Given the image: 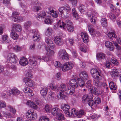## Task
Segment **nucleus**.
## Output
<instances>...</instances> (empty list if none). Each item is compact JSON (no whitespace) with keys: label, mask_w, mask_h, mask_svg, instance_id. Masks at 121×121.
I'll return each mask as SVG.
<instances>
[{"label":"nucleus","mask_w":121,"mask_h":121,"mask_svg":"<svg viewBox=\"0 0 121 121\" xmlns=\"http://www.w3.org/2000/svg\"><path fill=\"white\" fill-rule=\"evenodd\" d=\"M90 72L92 77L94 78L93 81L94 85L98 88L101 87L102 82L98 80L101 77V71L99 69L95 68H92Z\"/></svg>","instance_id":"obj_1"},{"label":"nucleus","mask_w":121,"mask_h":121,"mask_svg":"<svg viewBox=\"0 0 121 121\" xmlns=\"http://www.w3.org/2000/svg\"><path fill=\"white\" fill-rule=\"evenodd\" d=\"M71 9L68 4L65 6L60 7L58 10L59 14L61 17L65 18L68 17L70 15Z\"/></svg>","instance_id":"obj_2"},{"label":"nucleus","mask_w":121,"mask_h":121,"mask_svg":"<svg viewBox=\"0 0 121 121\" xmlns=\"http://www.w3.org/2000/svg\"><path fill=\"white\" fill-rule=\"evenodd\" d=\"M58 55L59 58L64 61L68 60L69 59L68 54L64 49H60L58 52Z\"/></svg>","instance_id":"obj_3"},{"label":"nucleus","mask_w":121,"mask_h":121,"mask_svg":"<svg viewBox=\"0 0 121 121\" xmlns=\"http://www.w3.org/2000/svg\"><path fill=\"white\" fill-rule=\"evenodd\" d=\"M69 86L68 85H66L64 84H62L60 85V92L59 95L60 98L63 99L65 97L67 88H68V86Z\"/></svg>","instance_id":"obj_4"},{"label":"nucleus","mask_w":121,"mask_h":121,"mask_svg":"<svg viewBox=\"0 0 121 121\" xmlns=\"http://www.w3.org/2000/svg\"><path fill=\"white\" fill-rule=\"evenodd\" d=\"M18 60L16 56L13 53L9 54L7 57V61L9 63H16L17 62Z\"/></svg>","instance_id":"obj_5"},{"label":"nucleus","mask_w":121,"mask_h":121,"mask_svg":"<svg viewBox=\"0 0 121 121\" xmlns=\"http://www.w3.org/2000/svg\"><path fill=\"white\" fill-rule=\"evenodd\" d=\"M26 115L29 118H32L33 119H36L37 115L36 112L33 110L30 109L26 112Z\"/></svg>","instance_id":"obj_6"},{"label":"nucleus","mask_w":121,"mask_h":121,"mask_svg":"<svg viewBox=\"0 0 121 121\" xmlns=\"http://www.w3.org/2000/svg\"><path fill=\"white\" fill-rule=\"evenodd\" d=\"M98 15L97 13L95 11L93 12L92 14H89L88 13L87 14L88 18L90 20L91 23L94 24H95L96 23V18L94 16H96Z\"/></svg>","instance_id":"obj_7"},{"label":"nucleus","mask_w":121,"mask_h":121,"mask_svg":"<svg viewBox=\"0 0 121 121\" xmlns=\"http://www.w3.org/2000/svg\"><path fill=\"white\" fill-rule=\"evenodd\" d=\"M73 66V65L70 62L64 64L61 66L62 70L65 72L71 69Z\"/></svg>","instance_id":"obj_8"},{"label":"nucleus","mask_w":121,"mask_h":121,"mask_svg":"<svg viewBox=\"0 0 121 121\" xmlns=\"http://www.w3.org/2000/svg\"><path fill=\"white\" fill-rule=\"evenodd\" d=\"M19 14L17 12H14L12 15V17H13V19L15 22H19L23 21V18L21 16H19Z\"/></svg>","instance_id":"obj_9"},{"label":"nucleus","mask_w":121,"mask_h":121,"mask_svg":"<svg viewBox=\"0 0 121 121\" xmlns=\"http://www.w3.org/2000/svg\"><path fill=\"white\" fill-rule=\"evenodd\" d=\"M32 33L33 35V39L34 41H39L40 39L39 33L37 30H32Z\"/></svg>","instance_id":"obj_10"},{"label":"nucleus","mask_w":121,"mask_h":121,"mask_svg":"<svg viewBox=\"0 0 121 121\" xmlns=\"http://www.w3.org/2000/svg\"><path fill=\"white\" fill-rule=\"evenodd\" d=\"M96 56L97 59L100 62L104 61L106 59L105 55L103 53H98L97 54Z\"/></svg>","instance_id":"obj_11"},{"label":"nucleus","mask_w":121,"mask_h":121,"mask_svg":"<svg viewBox=\"0 0 121 121\" xmlns=\"http://www.w3.org/2000/svg\"><path fill=\"white\" fill-rule=\"evenodd\" d=\"M80 78L81 79L87 80L88 78V76L87 72L85 71H82L79 74Z\"/></svg>","instance_id":"obj_12"},{"label":"nucleus","mask_w":121,"mask_h":121,"mask_svg":"<svg viewBox=\"0 0 121 121\" xmlns=\"http://www.w3.org/2000/svg\"><path fill=\"white\" fill-rule=\"evenodd\" d=\"M69 84L72 87L74 88H77L78 86V84L76 80L73 79L70 80L69 82Z\"/></svg>","instance_id":"obj_13"},{"label":"nucleus","mask_w":121,"mask_h":121,"mask_svg":"<svg viewBox=\"0 0 121 121\" xmlns=\"http://www.w3.org/2000/svg\"><path fill=\"white\" fill-rule=\"evenodd\" d=\"M54 41L57 45H62L63 43L62 39L59 36L55 37L54 38Z\"/></svg>","instance_id":"obj_14"},{"label":"nucleus","mask_w":121,"mask_h":121,"mask_svg":"<svg viewBox=\"0 0 121 121\" xmlns=\"http://www.w3.org/2000/svg\"><path fill=\"white\" fill-rule=\"evenodd\" d=\"M61 108L63 111H65V113L68 115L69 114V110L70 108V106L67 104L62 105L61 106Z\"/></svg>","instance_id":"obj_15"},{"label":"nucleus","mask_w":121,"mask_h":121,"mask_svg":"<svg viewBox=\"0 0 121 121\" xmlns=\"http://www.w3.org/2000/svg\"><path fill=\"white\" fill-rule=\"evenodd\" d=\"M46 13L45 11H42L40 12L38 14L37 16V19L39 21H40L44 17H46L47 15L46 14Z\"/></svg>","instance_id":"obj_16"},{"label":"nucleus","mask_w":121,"mask_h":121,"mask_svg":"<svg viewBox=\"0 0 121 121\" xmlns=\"http://www.w3.org/2000/svg\"><path fill=\"white\" fill-rule=\"evenodd\" d=\"M25 83L26 86L29 87H32L34 84V82L28 78H26L25 79Z\"/></svg>","instance_id":"obj_17"},{"label":"nucleus","mask_w":121,"mask_h":121,"mask_svg":"<svg viewBox=\"0 0 121 121\" xmlns=\"http://www.w3.org/2000/svg\"><path fill=\"white\" fill-rule=\"evenodd\" d=\"M75 89L74 87H72L69 85L68 86V88H67L66 94H68L71 95L75 92Z\"/></svg>","instance_id":"obj_18"},{"label":"nucleus","mask_w":121,"mask_h":121,"mask_svg":"<svg viewBox=\"0 0 121 121\" xmlns=\"http://www.w3.org/2000/svg\"><path fill=\"white\" fill-rule=\"evenodd\" d=\"M48 10L50 12V17L51 16L55 18H56L58 17V14L55 11L53 10L52 8H49Z\"/></svg>","instance_id":"obj_19"},{"label":"nucleus","mask_w":121,"mask_h":121,"mask_svg":"<svg viewBox=\"0 0 121 121\" xmlns=\"http://www.w3.org/2000/svg\"><path fill=\"white\" fill-rule=\"evenodd\" d=\"M105 44L106 47L110 51H112L114 49V47L112 43L109 41L105 42Z\"/></svg>","instance_id":"obj_20"},{"label":"nucleus","mask_w":121,"mask_h":121,"mask_svg":"<svg viewBox=\"0 0 121 121\" xmlns=\"http://www.w3.org/2000/svg\"><path fill=\"white\" fill-rule=\"evenodd\" d=\"M45 40L48 46L51 48H53L54 45L53 43V42L48 37H46L45 38Z\"/></svg>","instance_id":"obj_21"},{"label":"nucleus","mask_w":121,"mask_h":121,"mask_svg":"<svg viewBox=\"0 0 121 121\" xmlns=\"http://www.w3.org/2000/svg\"><path fill=\"white\" fill-rule=\"evenodd\" d=\"M81 36L84 43H87L88 40V36L86 33L82 32Z\"/></svg>","instance_id":"obj_22"},{"label":"nucleus","mask_w":121,"mask_h":121,"mask_svg":"<svg viewBox=\"0 0 121 121\" xmlns=\"http://www.w3.org/2000/svg\"><path fill=\"white\" fill-rule=\"evenodd\" d=\"M52 114L54 116H56L60 113L59 109L57 107H55L52 109L51 111Z\"/></svg>","instance_id":"obj_23"},{"label":"nucleus","mask_w":121,"mask_h":121,"mask_svg":"<svg viewBox=\"0 0 121 121\" xmlns=\"http://www.w3.org/2000/svg\"><path fill=\"white\" fill-rule=\"evenodd\" d=\"M48 86L49 88L54 91H59L58 85L57 84L55 85L52 83H50L48 84Z\"/></svg>","instance_id":"obj_24"},{"label":"nucleus","mask_w":121,"mask_h":121,"mask_svg":"<svg viewBox=\"0 0 121 121\" xmlns=\"http://www.w3.org/2000/svg\"><path fill=\"white\" fill-rule=\"evenodd\" d=\"M29 64L32 66H35L37 64V59L33 57L29 60Z\"/></svg>","instance_id":"obj_25"},{"label":"nucleus","mask_w":121,"mask_h":121,"mask_svg":"<svg viewBox=\"0 0 121 121\" xmlns=\"http://www.w3.org/2000/svg\"><path fill=\"white\" fill-rule=\"evenodd\" d=\"M24 91L29 96H32L33 95V91L29 88H25L24 89Z\"/></svg>","instance_id":"obj_26"},{"label":"nucleus","mask_w":121,"mask_h":121,"mask_svg":"<svg viewBox=\"0 0 121 121\" xmlns=\"http://www.w3.org/2000/svg\"><path fill=\"white\" fill-rule=\"evenodd\" d=\"M28 63L27 60L24 57H22L20 60V64L22 66H25L28 64Z\"/></svg>","instance_id":"obj_27"},{"label":"nucleus","mask_w":121,"mask_h":121,"mask_svg":"<svg viewBox=\"0 0 121 121\" xmlns=\"http://www.w3.org/2000/svg\"><path fill=\"white\" fill-rule=\"evenodd\" d=\"M13 30L17 32H20L22 30L21 26L17 24H13Z\"/></svg>","instance_id":"obj_28"},{"label":"nucleus","mask_w":121,"mask_h":121,"mask_svg":"<svg viewBox=\"0 0 121 121\" xmlns=\"http://www.w3.org/2000/svg\"><path fill=\"white\" fill-rule=\"evenodd\" d=\"M26 104L28 105L29 107L34 109L37 108H38L37 105L31 100L27 101L26 103Z\"/></svg>","instance_id":"obj_29"},{"label":"nucleus","mask_w":121,"mask_h":121,"mask_svg":"<svg viewBox=\"0 0 121 121\" xmlns=\"http://www.w3.org/2000/svg\"><path fill=\"white\" fill-rule=\"evenodd\" d=\"M78 110L77 109H75V108H73L71 110V112L70 113H69V117H76V114L77 113V112Z\"/></svg>","instance_id":"obj_30"},{"label":"nucleus","mask_w":121,"mask_h":121,"mask_svg":"<svg viewBox=\"0 0 121 121\" xmlns=\"http://www.w3.org/2000/svg\"><path fill=\"white\" fill-rule=\"evenodd\" d=\"M118 70L114 69L111 72V75L112 77L115 78L118 77L119 74Z\"/></svg>","instance_id":"obj_31"},{"label":"nucleus","mask_w":121,"mask_h":121,"mask_svg":"<svg viewBox=\"0 0 121 121\" xmlns=\"http://www.w3.org/2000/svg\"><path fill=\"white\" fill-rule=\"evenodd\" d=\"M31 24L32 23L31 21H26L24 23V27L25 29L27 30L29 28Z\"/></svg>","instance_id":"obj_32"},{"label":"nucleus","mask_w":121,"mask_h":121,"mask_svg":"<svg viewBox=\"0 0 121 121\" xmlns=\"http://www.w3.org/2000/svg\"><path fill=\"white\" fill-rule=\"evenodd\" d=\"M10 35L11 37L14 40H17L18 38V35L13 31H12Z\"/></svg>","instance_id":"obj_33"},{"label":"nucleus","mask_w":121,"mask_h":121,"mask_svg":"<svg viewBox=\"0 0 121 121\" xmlns=\"http://www.w3.org/2000/svg\"><path fill=\"white\" fill-rule=\"evenodd\" d=\"M109 86L111 90H115L117 88L116 84L113 82H111L109 83Z\"/></svg>","instance_id":"obj_34"},{"label":"nucleus","mask_w":121,"mask_h":121,"mask_svg":"<svg viewBox=\"0 0 121 121\" xmlns=\"http://www.w3.org/2000/svg\"><path fill=\"white\" fill-rule=\"evenodd\" d=\"M85 111L83 110H81L79 111H77V114L76 117L77 118H80L84 114Z\"/></svg>","instance_id":"obj_35"},{"label":"nucleus","mask_w":121,"mask_h":121,"mask_svg":"<svg viewBox=\"0 0 121 121\" xmlns=\"http://www.w3.org/2000/svg\"><path fill=\"white\" fill-rule=\"evenodd\" d=\"M48 89L47 87H43L42 88L40 91V93L43 97L45 96L47 92Z\"/></svg>","instance_id":"obj_36"},{"label":"nucleus","mask_w":121,"mask_h":121,"mask_svg":"<svg viewBox=\"0 0 121 121\" xmlns=\"http://www.w3.org/2000/svg\"><path fill=\"white\" fill-rule=\"evenodd\" d=\"M11 92L13 95H19L21 93V92L17 88H14L12 89Z\"/></svg>","instance_id":"obj_37"},{"label":"nucleus","mask_w":121,"mask_h":121,"mask_svg":"<svg viewBox=\"0 0 121 121\" xmlns=\"http://www.w3.org/2000/svg\"><path fill=\"white\" fill-rule=\"evenodd\" d=\"M86 87L90 89V90L91 91V89H92V85L91 84V80H89L87 81L86 83L85 84Z\"/></svg>","instance_id":"obj_38"},{"label":"nucleus","mask_w":121,"mask_h":121,"mask_svg":"<svg viewBox=\"0 0 121 121\" xmlns=\"http://www.w3.org/2000/svg\"><path fill=\"white\" fill-rule=\"evenodd\" d=\"M8 36L6 35H3L1 36V40L3 43H4V42L9 43V40L8 39Z\"/></svg>","instance_id":"obj_39"},{"label":"nucleus","mask_w":121,"mask_h":121,"mask_svg":"<svg viewBox=\"0 0 121 121\" xmlns=\"http://www.w3.org/2000/svg\"><path fill=\"white\" fill-rule=\"evenodd\" d=\"M91 90V91L92 92H93L94 94L98 95L101 94V92L99 91L95 87H93L92 89Z\"/></svg>","instance_id":"obj_40"},{"label":"nucleus","mask_w":121,"mask_h":121,"mask_svg":"<svg viewBox=\"0 0 121 121\" xmlns=\"http://www.w3.org/2000/svg\"><path fill=\"white\" fill-rule=\"evenodd\" d=\"M44 22L45 24H49L52 22V21L51 18V17L49 15L46 17L44 20Z\"/></svg>","instance_id":"obj_41"},{"label":"nucleus","mask_w":121,"mask_h":121,"mask_svg":"<svg viewBox=\"0 0 121 121\" xmlns=\"http://www.w3.org/2000/svg\"><path fill=\"white\" fill-rule=\"evenodd\" d=\"M79 49L80 50L83 52H86V50L85 48V45L82 43H81L79 44Z\"/></svg>","instance_id":"obj_42"},{"label":"nucleus","mask_w":121,"mask_h":121,"mask_svg":"<svg viewBox=\"0 0 121 121\" xmlns=\"http://www.w3.org/2000/svg\"><path fill=\"white\" fill-rule=\"evenodd\" d=\"M78 80L79 86L81 87H83L85 85V83L83 80L80 78H78Z\"/></svg>","instance_id":"obj_43"},{"label":"nucleus","mask_w":121,"mask_h":121,"mask_svg":"<svg viewBox=\"0 0 121 121\" xmlns=\"http://www.w3.org/2000/svg\"><path fill=\"white\" fill-rule=\"evenodd\" d=\"M90 99L89 96L88 94H86L84 95L82 98V100L83 102H85L88 101Z\"/></svg>","instance_id":"obj_44"},{"label":"nucleus","mask_w":121,"mask_h":121,"mask_svg":"<svg viewBox=\"0 0 121 121\" xmlns=\"http://www.w3.org/2000/svg\"><path fill=\"white\" fill-rule=\"evenodd\" d=\"M101 22L102 25L103 27H106L107 26V19L105 18H103L101 19Z\"/></svg>","instance_id":"obj_45"},{"label":"nucleus","mask_w":121,"mask_h":121,"mask_svg":"<svg viewBox=\"0 0 121 121\" xmlns=\"http://www.w3.org/2000/svg\"><path fill=\"white\" fill-rule=\"evenodd\" d=\"M65 23L63 22L59 21L57 23L58 27L62 28L63 29H65Z\"/></svg>","instance_id":"obj_46"},{"label":"nucleus","mask_w":121,"mask_h":121,"mask_svg":"<svg viewBox=\"0 0 121 121\" xmlns=\"http://www.w3.org/2000/svg\"><path fill=\"white\" fill-rule=\"evenodd\" d=\"M85 7L84 5L82 4H80L78 7V9L80 12L82 13L85 11Z\"/></svg>","instance_id":"obj_47"},{"label":"nucleus","mask_w":121,"mask_h":121,"mask_svg":"<svg viewBox=\"0 0 121 121\" xmlns=\"http://www.w3.org/2000/svg\"><path fill=\"white\" fill-rule=\"evenodd\" d=\"M46 50L47 52V54L49 56H52L54 54V51L50 50L49 48H47L46 49Z\"/></svg>","instance_id":"obj_48"},{"label":"nucleus","mask_w":121,"mask_h":121,"mask_svg":"<svg viewBox=\"0 0 121 121\" xmlns=\"http://www.w3.org/2000/svg\"><path fill=\"white\" fill-rule=\"evenodd\" d=\"M52 30L50 28H48L46 30L45 34L48 37L50 36L52 34Z\"/></svg>","instance_id":"obj_49"},{"label":"nucleus","mask_w":121,"mask_h":121,"mask_svg":"<svg viewBox=\"0 0 121 121\" xmlns=\"http://www.w3.org/2000/svg\"><path fill=\"white\" fill-rule=\"evenodd\" d=\"M39 121H50V119L46 116H43L40 117Z\"/></svg>","instance_id":"obj_50"},{"label":"nucleus","mask_w":121,"mask_h":121,"mask_svg":"<svg viewBox=\"0 0 121 121\" xmlns=\"http://www.w3.org/2000/svg\"><path fill=\"white\" fill-rule=\"evenodd\" d=\"M72 13L74 17L76 18H78V13L76 10L74 8H72Z\"/></svg>","instance_id":"obj_51"},{"label":"nucleus","mask_w":121,"mask_h":121,"mask_svg":"<svg viewBox=\"0 0 121 121\" xmlns=\"http://www.w3.org/2000/svg\"><path fill=\"white\" fill-rule=\"evenodd\" d=\"M88 30L89 31L91 35H92L94 31L93 29V26L90 24L88 25Z\"/></svg>","instance_id":"obj_52"},{"label":"nucleus","mask_w":121,"mask_h":121,"mask_svg":"<svg viewBox=\"0 0 121 121\" xmlns=\"http://www.w3.org/2000/svg\"><path fill=\"white\" fill-rule=\"evenodd\" d=\"M42 8L39 6H34L32 7V10L34 11L38 12L42 10Z\"/></svg>","instance_id":"obj_53"},{"label":"nucleus","mask_w":121,"mask_h":121,"mask_svg":"<svg viewBox=\"0 0 121 121\" xmlns=\"http://www.w3.org/2000/svg\"><path fill=\"white\" fill-rule=\"evenodd\" d=\"M109 38L111 39L112 37L115 38H116L117 37L116 35L114 32H111L108 33L107 35Z\"/></svg>","instance_id":"obj_54"},{"label":"nucleus","mask_w":121,"mask_h":121,"mask_svg":"<svg viewBox=\"0 0 121 121\" xmlns=\"http://www.w3.org/2000/svg\"><path fill=\"white\" fill-rule=\"evenodd\" d=\"M90 117L92 120L94 121L96 120L99 117V116L97 115L96 114L94 113Z\"/></svg>","instance_id":"obj_55"},{"label":"nucleus","mask_w":121,"mask_h":121,"mask_svg":"<svg viewBox=\"0 0 121 121\" xmlns=\"http://www.w3.org/2000/svg\"><path fill=\"white\" fill-rule=\"evenodd\" d=\"M52 107L51 106L48 105H46L45 107V109L46 112H50L52 110Z\"/></svg>","instance_id":"obj_56"},{"label":"nucleus","mask_w":121,"mask_h":121,"mask_svg":"<svg viewBox=\"0 0 121 121\" xmlns=\"http://www.w3.org/2000/svg\"><path fill=\"white\" fill-rule=\"evenodd\" d=\"M111 62L116 65H118L119 64L118 60L114 57H112L111 58Z\"/></svg>","instance_id":"obj_57"},{"label":"nucleus","mask_w":121,"mask_h":121,"mask_svg":"<svg viewBox=\"0 0 121 121\" xmlns=\"http://www.w3.org/2000/svg\"><path fill=\"white\" fill-rule=\"evenodd\" d=\"M57 117V119L58 121H62L64 119V115L62 114H59Z\"/></svg>","instance_id":"obj_58"},{"label":"nucleus","mask_w":121,"mask_h":121,"mask_svg":"<svg viewBox=\"0 0 121 121\" xmlns=\"http://www.w3.org/2000/svg\"><path fill=\"white\" fill-rule=\"evenodd\" d=\"M94 104L95 105H96L97 104H99L101 103V100L98 97H95L94 99Z\"/></svg>","instance_id":"obj_59"},{"label":"nucleus","mask_w":121,"mask_h":121,"mask_svg":"<svg viewBox=\"0 0 121 121\" xmlns=\"http://www.w3.org/2000/svg\"><path fill=\"white\" fill-rule=\"evenodd\" d=\"M65 27L72 26V22L68 20H66L65 23Z\"/></svg>","instance_id":"obj_60"},{"label":"nucleus","mask_w":121,"mask_h":121,"mask_svg":"<svg viewBox=\"0 0 121 121\" xmlns=\"http://www.w3.org/2000/svg\"><path fill=\"white\" fill-rule=\"evenodd\" d=\"M54 65L57 68H60L61 65L59 61H55L54 63Z\"/></svg>","instance_id":"obj_61"},{"label":"nucleus","mask_w":121,"mask_h":121,"mask_svg":"<svg viewBox=\"0 0 121 121\" xmlns=\"http://www.w3.org/2000/svg\"><path fill=\"white\" fill-rule=\"evenodd\" d=\"M66 28L68 31L70 32H72L74 30V27L72 26H68L65 27Z\"/></svg>","instance_id":"obj_62"},{"label":"nucleus","mask_w":121,"mask_h":121,"mask_svg":"<svg viewBox=\"0 0 121 121\" xmlns=\"http://www.w3.org/2000/svg\"><path fill=\"white\" fill-rule=\"evenodd\" d=\"M8 107L9 109V110L10 112L13 114L15 113H16V111L14 108L11 106L10 105H8Z\"/></svg>","instance_id":"obj_63"},{"label":"nucleus","mask_w":121,"mask_h":121,"mask_svg":"<svg viewBox=\"0 0 121 121\" xmlns=\"http://www.w3.org/2000/svg\"><path fill=\"white\" fill-rule=\"evenodd\" d=\"M6 106L5 102L3 101L0 100V108H4Z\"/></svg>","instance_id":"obj_64"}]
</instances>
